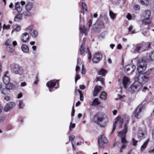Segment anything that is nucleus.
<instances>
[{
    "instance_id": "obj_31",
    "label": "nucleus",
    "mask_w": 154,
    "mask_h": 154,
    "mask_svg": "<svg viewBox=\"0 0 154 154\" xmlns=\"http://www.w3.org/2000/svg\"><path fill=\"white\" fill-rule=\"evenodd\" d=\"M85 46L84 44H82L80 48V52L81 54H83L85 52H87L86 51H85Z\"/></svg>"
},
{
    "instance_id": "obj_44",
    "label": "nucleus",
    "mask_w": 154,
    "mask_h": 154,
    "mask_svg": "<svg viewBox=\"0 0 154 154\" xmlns=\"http://www.w3.org/2000/svg\"><path fill=\"white\" fill-rule=\"evenodd\" d=\"M81 64L82 62L81 59L78 58L77 60V66H79L81 65Z\"/></svg>"
},
{
    "instance_id": "obj_49",
    "label": "nucleus",
    "mask_w": 154,
    "mask_h": 154,
    "mask_svg": "<svg viewBox=\"0 0 154 154\" xmlns=\"http://www.w3.org/2000/svg\"><path fill=\"white\" fill-rule=\"evenodd\" d=\"M137 142V141L135 140V139L134 138L132 139V144L133 145H134V146H136Z\"/></svg>"
},
{
    "instance_id": "obj_61",
    "label": "nucleus",
    "mask_w": 154,
    "mask_h": 154,
    "mask_svg": "<svg viewBox=\"0 0 154 154\" xmlns=\"http://www.w3.org/2000/svg\"><path fill=\"white\" fill-rule=\"evenodd\" d=\"M5 120V118L2 116H0V122H2Z\"/></svg>"
},
{
    "instance_id": "obj_20",
    "label": "nucleus",
    "mask_w": 154,
    "mask_h": 154,
    "mask_svg": "<svg viewBox=\"0 0 154 154\" xmlns=\"http://www.w3.org/2000/svg\"><path fill=\"white\" fill-rule=\"evenodd\" d=\"M130 83L129 79L126 77H124L123 80V84L124 87L126 88L127 87L128 84Z\"/></svg>"
},
{
    "instance_id": "obj_27",
    "label": "nucleus",
    "mask_w": 154,
    "mask_h": 154,
    "mask_svg": "<svg viewBox=\"0 0 154 154\" xmlns=\"http://www.w3.org/2000/svg\"><path fill=\"white\" fill-rule=\"evenodd\" d=\"M12 27L14 30H16L17 32H19L20 30L21 27L17 24H14L13 25Z\"/></svg>"
},
{
    "instance_id": "obj_17",
    "label": "nucleus",
    "mask_w": 154,
    "mask_h": 154,
    "mask_svg": "<svg viewBox=\"0 0 154 154\" xmlns=\"http://www.w3.org/2000/svg\"><path fill=\"white\" fill-rule=\"evenodd\" d=\"M8 74V72L6 71L5 72L4 76L2 80L3 82L5 85L8 84L10 82V78L7 75Z\"/></svg>"
},
{
    "instance_id": "obj_35",
    "label": "nucleus",
    "mask_w": 154,
    "mask_h": 154,
    "mask_svg": "<svg viewBox=\"0 0 154 154\" xmlns=\"http://www.w3.org/2000/svg\"><path fill=\"white\" fill-rule=\"evenodd\" d=\"M149 141V140H147L143 143V144L141 146V150L143 149H144L146 148Z\"/></svg>"
},
{
    "instance_id": "obj_63",
    "label": "nucleus",
    "mask_w": 154,
    "mask_h": 154,
    "mask_svg": "<svg viewBox=\"0 0 154 154\" xmlns=\"http://www.w3.org/2000/svg\"><path fill=\"white\" fill-rule=\"evenodd\" d=\"M147 34V32H143L142 34L144 36H148L149 35H146Z\"/></svg>"
},
{
    "instance_id": "obj_58",
    "label": "nucleus",
    "mask_w": 154,
    "mask_h": 154,
    "mask_svg": "<svg viewBox=\"0 0 154 154\" xmlns=\"http://www.w3.org/2000/svg\"><path fill=\"white\" fill-rule=\"evenodd\" d=\"M26 85V83L25 82H22L21 83V85H20L22 87L25 86Z\"/></svg>"
},
{
    "instance_id": "obj_21",
    "label": "nucleus",
    "mask_w": 154,
    "mask_h": 154,
    "mask_svg": "<svg viewBox=\"0 0 154 154\" xmlns=\"http://www.w3.org/2000/svg\"><path fill=\"white\" fill-rule=\"evenodd\" d=\"M151 12L149 10H146L143 13V16L145 18L149 17L151 15Z\"/></svg>"
},
{
    "instance_id": "obj_36",
    "label": "nucleus",
    "mask_w": 154,
    "mask_h": 154,
    "mask_svg": "<svg viewBox=\"0 0 154 154\" xmlns=\"http://www.w3.org/2000/svg\"><path fill=\"white\" fill-rule=\"evenodd\" d=\"M12 40L11 39H8L5 42V45L8 47L10 46L12 43Z\"/></svg>"
},
{
    "instance_id": "obj_2",
    "label": "nucleus",
    "mask_w": 154,
    "mask_h": 154,
    "mask_svg": "<svg viewBox=\"0 0 154 154\" xmlns=\"http://www.w3.org/2000/svg\"><path fill=\"white\" fill-rule=\"evenodd\" d=\"M94 122L101 127H104L109 122V119L104 114L98 113L94 119Z\"/></svg>"
},
{
    "instance_id": "obj_33",
    "label": "nucleus",
    "mask_w": 154,
    "mask_h": 154,
    "mask_svg": "<svg viewBox=\"0 0 154 154\" xmlns=\"http://www.w3.org/2000/svg\"><path fill=\"white\" fill-rule=\"evenodd\" d=\"M140 3L143 5L146 6L148 5L149 2L148 0H142L140 1Z\"/></svg>"
},
{
    "instance_id": "obj_8",
    "label": "nucleus",
    "mask_w": 154,
    "mask_h": 154,
    "mask_svg": "<svg viewBox=\"0 0 154 154\" xmlns=\"http://www.w3.org/2000/svg\"><path fill=\"white\" fill-rule=\"evenodd\" d=\"M108 140L104 134L100 136L98 139V144L99 146L102 148L108 143Z\"/></svg>"
},
{
    "instance_id": "obj_13",
    "label": "nucleus",
    "mask_w": 154,
    "mask_h": 154,
    "mask_svg": "<svg viewBox=\"0 0 154 154\" xmlns=\"http://www.w3.org/2000/svg\"><path fill=\"white\" fill-rule=\"evenodd\" d=\"M142 108V105H140L136 109L134 113L135 117L137 119H138L140 117L139 116V114L141 112Z\"/></svg>"
},
{
    "instance_id": "obj_24",
    "label": "nucleus",
    "mask_w": 154,
    "mask_h": 154,
    "mask_svg": "<svg viewBox=\"0 0 154 154\" xmlns=\"http://www.w3.org/2000/svg\"><path fill=\"white\" fill-rule=\"evenodd\" d=\"M32 8V4L31 3L28 2L25 6V9L27 11H29Z\"/></svg>"
},
{
    "instance_id": "obj_18",
    "label": "nucleus",
    "mask_w": 154,
    "mask_h": 154,
    "mask_svg": "<svg viewBox=\"0 0 154 154\" xmlns=\"http://www.w3.org/2000/svg\"><path fill=\"white\" fill-rule=\"evenodd\" d=\"M146 135V132L145 130H140L138 132L137 137L139 139L143 138Z\"/></svg>"
},
{
    "instance_id": "obj_25",
    "label": "nucleus",
    "mask_w": 154,
    "mask_h": 154,
    "mask_svg": "<svg viewBox=\"0 0 154 154\" xmlns=\"http://www.w3.org/2000/svg\"><path fill=\"white\" fill-rule=\"evenodd\" d=\"M22 18V14H18L15 16L14 18V20L16 22H18L20 21Z\"/></svg>"
},
{
    "instance_id": "obj_10",
    "label": "nucleus",
    "mask_w": 154,
    "mask_h": 154,
    "mask_svg": "<svg viewBox=\"0 0 154 154\" xmlns=\"http://www.w3.org/2000/svg\"><path fill=\"white\" fill-rule=\"evenodd\" d=\"M146 50V47L141 43L136 44L134 49V52L137 53H140L145 51Z\"/></svg>"
},
{
    "instance_id": "obj_28",
    "label": "nucleus",
    "mask_w": 154,
    "mask_h": 154,
    "mask_svg": "<svg viewBox=\"0 0 154 154\" xmlns=\"http://www.w3.org/2000/svg\"><path fill=\"white\" fill-rule=\"evenodd\" d=\"M142 23L144 24H149L150 23L151 21L149 18H145L142 21Z\"/></svg>"
},
{
    "instance_id": "obj_16",
    "label": "nucleus",
    "mask_w": 154,
    "mask_h": 154,
    "mask_svg": "<svg viewBox=\"0 0 154 154\" xmlns=\"http://www.w3.org/2000/svg\"><path fill=\"white\" fill-rule=\"evenodd\" d=\"M26 31H29L30 35L33 38H35L37 37L38 35V32L30 28H27L26 29Z\"/></svg>"
},
{
    "instance_id": "obj_4",
    "label": "nucleus",
    "mask_w": 154,
    "mask_h": 154,
    "mask_svg": "<svg viewBox=\"0 0 154 154\" xmlns=\"http://www.w3.org/2000/svg\"><path fill=\"white\" fill-rule=\"evenodd\" d=\"M6 85L5 88H4L2 84H0V92L4 95L8 94L9 93V90H13L15 88V85L12 83L9 82Z\"/></svg>"
},
{
    "instance_id": "obj_9",
    "label": "nucleus",
    "mask_w": 154,
    "mask_h": 154,
    "mask_svg": "<svg viewBox=\"0 0 154 154\" xmlns=\"http://www.w3.org/2000/svg\"><path fill=\"white\" fill-rule=\"evenodd\" d=\"M57 83V86L55 87V88H57L59 87V81L58 80H51L48 82L47 83V85L49 88V90L50 92L53 91L52 88L55 86L56 83Z\"/></svg>"
},
{
    "instance_id": "obj_15",
    "label": "nucleus",
    "mask_w": 154,
    "mask_h": 154,
    "mask_svg": "<svg viewBox=\"0 0 154 154\" xmlns=\"http://www.w3.org/2000/svg\"><path fill=\"white\" fill-rule=\"evenodd\" d=\"M102 55L101 54L98 53L95 54L94 56L92 59V61L93 63H97L101 59Z\"/></svg>"
},
{
    "instance_id": "obj_45",
    "label": "nucleus",
    "mask_w": 154,
    "mask_h": 154,
    "mask_svg": "<svg viewBox=\"0 0 154 154\" xmlns=\"http://www.w3.org/2000/svg\"><path fill=\"white\" fill-rule=\"evenodd\" d=\"M97 79V81H100L101 82V84L102 85H103V81L102 78L100 77H97L96 78Z\"/></svg>"
},
{
    "instance_id": "obj_54",
    "label": "nucleus",
    "mask_w": 154,
    "mask_h": 154,
    "mask_svg": "<svg viewBox=\"0 0 154 154\" xmlns=\"http://www.w3.org/2000/svg\"><path fill=\"white\" fill-rule=\"evenodd\" d=\"M80 78V76L78 75L77 74L76 76L75 77V82H76Z\"/></svg>"
},
{
    "instance_id": "obj_14",
    "label": "nucleus",
    "mask_w": 154,
    "mask_h": 154,
    "mask_svg": "<svg viewBox=\"0 0 154 154\" xmlns=\"http://www.w3.org/2000/svg\"><path fill=\"white\" fill-rule=\"evenodd\" d=\"M20 39L21 41L23 42H27L29 39V34L27 32L23 33L20 37Z\"/></svg>"
},
{
    "instance_id": "obj_19",
    "label": "nucleus",
    "mask_w": 154,
    "mask_h": 154,
    "mask_svg": "<svg viewBox=\"0 0 154 154\" xmlns=\"http://www.w3.org/2000/svg\"><path fill=\"white\" fill-rule=\"evenodd\" d=\"M101 87L100 86H96L94 88V93L93 96L95 97L97 95L101 90Z\"/></svg>"
},
{
    "instance_id": "obj_57",
    "label": "nucleus",
    "mask_w": 154,
    "mask_h": 154,
    "mask_svg": "<svg viewBox=\"0 0 154 154\" xmlns=\"http://www.w3.org/2000/svg\"><path fill=\"white\" fill-rule=\"evenodd\" d=\"M126 17L128 20H131V15L130 14H128L127 15Z\"/></svg>"
},
{
    "instance_id": "obj_48",
    "label": "nucleus",
    "mask_w": 154,
    "mask_h": 154,
    "mask_svg": "<svg viewBox=\"0 0 154 154\" xmlns=\"http://www.w3.org/2000/svg\"><path fill=\"white\" fill-rule=\"evenodd\" d=\"M142 91L143 92H145L146 91H149V89L148 88L146 87H144L142 89Z\"/></svg>"
},
{
    "instance_id": "obj_53",
    "label": "nucleus",
    "mask_w": 154,
    "mask_h": 154,
    "mask_svg": "<svg viewBox=\"0 0 154 154\" xmlns=\"http://www.w3.org/2000/svg\"><path fill=\"white\" fill-rule=\"evenodd\" d=\"M4 99L7 101H9L10 100V97L9 96H7L4 97Z\"/></svg>"
},
{
    "instance_id": "obj_55",
    "label": "nucleus",
    "mask_w": 154,
    "mask_h": 154,
    "mask_svg": "<svg viewBox=\"0 0 154 154\" xmlns=\"http://www.w3.org/2000/svg\"><path fill=\"white\" fill-rule=\"evenodd\" d=\"M36 80L34 82V84L35 85H37L38 84L39 81L37 75L36 76Z\"/></svg>"
},
{
    "instance_id": "obj_41",
    "label": "nucleus",
    "mask_w": 154,
    "mask_h": 154,
    "mask_svg": "<svg viewBox=\"0 0 154 154\" xmlns=\"http://www.w3.org/2000/svg\"><path fill=\"white\" fill-rule=\"evenodd\" d=\"M79 91V93L80 94V99L81 101H83L84 100V97L83 96V94L82 93V91H79V90H78Z\"/></svg>"
},
{
    "instance_id": "obj_52",
    "label": "nucleus",
    "mask_w": 154,
    "mask_h": 154,
    "mask_svg": "<svg viewBox=\"0 0 154 154\" xmlns=\"http://www.w3.org/2000/svg\"><path fill=\"white\" fill-rule=\"evenodd\" d=\"M75 136L74 135H71L69 136V140L71 141L72 142V140L74 139L75 138Z\"/></svg>"
},
{
    "instance_id": "obj_38",
    "label": "nucleus",
    "mask_w": 154,
    "mask_h": 154,
    "mask_svg": "<svg viewBox=\"0 0 154 154\" xmlns=\"http://www.w3.org/2000/svg\"><path fill=\"white\" fill-rule=\"evenodd\" d=\"M6 50L9 53H12L14 51V49L11 48L10 47H7Z\"/></svg>"
},
{
    "instance_id": "obj_59",
    "label": "nucleus",
    "mask_w": 154,
    "mask_h": 154,
    "mask_svg": "<svg viewBox=\"0 0 154 154\" xmlns=\"http://www.w3.org/2000/svg\"><path fill=\"white\" fill-rule=\"evenodd\" d=\"M80 67H79V66H76V67L75 69V71L77 72L79 71L80 70Z\"/></svg>"
},
{
    "instance_id": "obj_46",
    "label": "nucleus",
    "mask_w": 154,
    "mask_h": 154,
    "mask_svg": "<svg viewBox=\"0 0 154 154\" xmlns=\"http://www.w3.org/2000/svg\"><path fill=\"white\" fill-rule=\"evenodd\" d=\"M10 26L9 25H6L5 24H4L3 26V29H8L10 28Z\"/></svg>"
},
{
    "instance_id": "obj_5",
    "label": "nucleus",
    "mask_w": 154,
    "mask_h": 154,
    "mask_svg": "<svg viewBox=\"0 0 154 154\" xmlns=\"http://www.w3.org/2000/svg\"><path fill=\"white\" fill-rule=\"evenodd\" d=\"M10 68L11 71L14 73L21 75L23 74V69L21 66L16 63H13L11 65Z\"/></svg>"
},
{
    "instance_id": "obj_56",
    "label": "nucleus",
    "mask_w": 154,
    "mask_h": 154,
    "mask_svg": "<svg viewBox=\"0 0 154 154\" xmlns=\"http://www.w3.org/2000/svg\"><path fill=\"white\" fill-rule=\"evenodd\" d=\"M75 112V110L74 109V106H73L72 107V112H71V116H72V117H73V116H74V115Z\"/></svg>"
},
{
    "instance_id": "obj_26",
    "label": "nucleus",
    "mask_w": 154,
    "mask_h": 154,
    "mask_svg": "<svg viewBox=\"0 0 154 154\" xmlns=\"http://www.w3.org/2000/svg\"><path fill=\"white\" fill-rule=\"evenodd\" d=\"M148 57L150 60L154 61V50L152 51L149 54Z\"/></svg>"
},
{
    "instance_id": "obj_34",
    "label": "nucleus",
    "mask_w": 154,
    "mask_h": 154,
    "mask_svg": "<svg viewBox=\"0 0 154 154\" xmlns=\"http://www.w3.org/2000/svg\"><path fill=\"white\" fill-rule=\"evenodd\" d=\"M100 102L99 101L97 98H95L93 101L92 105L93 106H96L99 105Z\"/></svg>"
},
{
    "instance_id": "obj_60",
    "label": "nucleus",
    "mask_w": 154,
    "mask_h": 154,
    "mask_svg": "<svg viewBox=\"0 0 154 154\" xmlns=\"http://www.w3.org/2000/svg\"><path fill=\"white\" fill-rule=\"evenodd\" d=\"M89 23V27H90L92 26V20H89L88 22Z\"/></svg>"
},
{
    "instance_id": "obj_1",
    "label": "nucleus",
    "mask_w": 154,
    "mask_h": 154,
    "mask_svg": "<svg viewBox=\"0 0 154 154\" xmlns=\"http://www.w3.org/2000/svg\"><path fill=\"white\" fill-rule=\"evenodd\" d=\"M128 121V118L124 119L121 117H118L115 119V123L113 124L112 128V133H113L115 130L116 126L117 125H119V128L120 129L122 126L123 122H125V124L123 127L124 129L121 131L119 132L118 133L121 135V142L122 145L120 148V152H122V150L124 149L126 146L127 141L125 138V134L127 132V127L126 123H127Z\"/></svg>"
},
{
    "instance_id": "obj_43",
    "label": "nucleus",
    "mask_w": 154,
    "mask_h": 154,
    "mask_svg": "<svg viewBox=\"0 0 154 154\" xmlns=\"http://www.w3.org/2000/svg\"><path fill=\"white\" fill-rule=\"evenodd\" d=\"M112 3L114 5H117L119 4L120 0H111Z\"/></svg>"
},
{
    "instance_id": "obj_32",
    "label": "nucleus",
    "mask_w": 154,
    "mask_h": 154,
    "mask_svg": "<svg viewBox=\"0 0 154 154\" xmlns=\"http://www.w3.org/2000/svg\"><path fill=\"white\" fill-rule=\"evenodd\" d=\"M100 97L101 99L105 100L106 98V94L105 92H102L100 96Z\"/></svg>"
},
{
    "instance_id": "obj_30",
    "label": "nucleus",
    "mask_w": 154,
    "mask_h": 154,
    "mask_svg": "<svg viewBox=\"0 0 154 154\" xmlns=\"http://www.w3.org/2000/svg\"><path fill=\"white\" fill-rule=\"evenodd\" d=\"M107 73V71L105 69H102L98 72L99 75L104 76Z\"/></svg>"
},
{
    "instance_id": "obj_22",
    "label": "nucleus",
    "mask_w": 154,
    "mask_h": 154,
    "mask_svg": "<svg viewBox=\"0 0 154 154\" xmlns=\"http://www.w3.org/2000/svg\"><path fill=\"white\" fill-rule=\"evenodd\" d=\"M15 9L18 13H20L22 11V8L20 6L19 2H17L15 3Z\"/></svg>"
},
{
    "instance_id": "obj_23",
    "label": "nucleus",
    "mask_w": 154,
    "mask_h": 154,
    "mask_svg": "<svg viewBox=\"0 0 154 154\" xmlns=\"http://www.w3.org/2000/svg\"><path fill=\"white\" fill-rule=\"evenodd\" d=\"M22 51L25 53H28L29 51L28 46L26 45H23L21 47Z\"/></svg>"
},
{
    "instance_id": "obj_7",
    "label": "nucleus",
    "mask_w": 154,
    "mask_h": 154,
    "mask_svg": "<svg viewBox=\"0 0 154 154\" xmlns=\"http://www.w3.org/2000/svg\"><path fill=\"white\" fill-rule=\"evenodd\" d=\"M143 87L142 84L138 82H134L131 86V90L135 93H137Z\"/></svg>"
},
{
    "instance_id": "obj_47",
    "label": "nucleus",
    "mask_w": 154,
    "mask_h": 154,
    "mask_svg": "<svg viewBox=\"0 0 154 154\" xmlns=\"http://www.w3.org/2000/svg\"><path fill=\"white\" fill-rule=\"evenodd\" d=\"M83 32L85 35H87V28L85 27V26H83Z\"/></svg>"
},
{
    "instance_id": "obj_50",
    "label": "nucleus",
    "mask_w": 154,
    "mask_h": 154,
    "mask_svg": "<svg viewBox=\"0 0 154 154\" xmlns=\"http://www.w3.org/2000/svg\"><path fill=\"white\" fill-rule=\"evenodd\" d=\"M81 72L83 74H84L85 73V70L84 69V65L83 64L82 65Z\"/></svg>"
},
{
    "instance_id": "obj_3",
    "label": "nucleus",
    "mask_w": 154,
    "mask_h": 154,
    "mask_svg": "<svg viewBox=\"0 0 154 154\" xmlns=\"http://www.w3.org/2000/svg\"><path fill=\"white\" fill-rule=\"evenodd\" d=\"M152 69H150L147 70L145 72H140V73L137 76L138 80L144 83L148 82L150 79V75Z\"/></svg>"
},
{
    "instance_id": "obj_11",
    "label": "nucleus",
    "mask_w": 154,
    "mask_h": 154,
    "mask_svg": "<svg viewBox=\"0 0 154 154\" xmlns=\"http://www.w3.org/2000/svg\"><path fill=\"white\" fill-rule=\"evenodd\" d=\"M136 69V66L133 65H126L124 68V71L127 75H129L134 72Z\"/></svg>"
},
{
    "instance_id": "obj_37",
    "label": "nucleus",
    "mask_w": 154,
    "mask_h": 154,
    "mask_svg": "<svg viewBox=\"0 0 154 154\" xmlns=\"http://www.w3.org/2000/svg\"><path fill=\"white\" fill-rule=\"evenodd\" d=\"M18 106L20 109H23L24 106V105L23 101H19Z\"/></svg>"
},
{
    "instance_id": "obj_51",
    "label": "nucleus",
    "mask_w": 154,
    "mask_h": 154,
    "mask_svg": "<svg viewBox=\"0 0 154 154\" xmlns=\"http://www.w3.org/2000/svg\"><path fill=\"white\" fill-rule=\"evenodd\" d=\"M88 53V58L90 59L91 58V55L90 52L88 50V48L87 49Z\"/></svg>"
},
{
    "instance_id": "obj_64",
    "label": "nucleus",
    "mask_w": 154,
    "mask_h": 154,
    "mask_svg": "<svg viewBox=\"0 0 154 154\" xmlns=\"http://www.w3.org/2000/svg\"><path fill=\"white\" fill-rule=\"evenodd\" d=\"M122 47V46H121L120 44H118L117 46V48L118 49H120Z\"/></svg>"
},
{
    "instance_id": "obj_42",
    "label": "nucleus",
    "mask_w": 154,
    "mask_h": 154,
    "mask_svg": "<svg viewBox=\"0 0 154 154\" xmlns=\"http://www.w3.org/2000/svg\"><path fill=\"white\" fill-rule=\"evenodd\" d=\"M82 6L83 8L85 11H87V7L85 3L84 2L82 3Z\"/></svg>"
},
{
    "instance_id": "obj_6",
    "label": "nucleus",
    "mask_w": 154,
    "mask_h": 154,
    "mask_svg": "<svg viewBox=\"0 0 154 154\" xmlns=\"http://www.w3.org/2000/svg\"><path fill=\"white\" fill-rule=\"evenodd\" d=\"M137 70L138 72H141L144 71L146 68V61L141 59L138 61L137 64Z\"/></svg>"
},
{
    "instance_id": "obj_29",
    "label": "nucleus",
    "mask_w": 154,
    "mask_h": 154,
    "mask_svg": "<svg viewBox=\"0 0 154 154\" xmlns=\"http://www.w3.org/2000/svg\"><path fill=\"white\" fill-rule=\"evenodd\" d=\"M109 15L111 18L112 20H114L116 17V14L114 13L112 11H109Z\"/></svg>"
},
{
    "instance_id": "obj_39",
    "label": "nucleus",
    "mask_w": 154,
    "mask_h": 154,
    "mask_svg": "<svg viewBox=\"0 0 154 154\" xmlns=\"http://www.w3.org/2000/svg\"><path fill=\"white\" fill-rule=\"evenodd\" d=\"M75 123L72 124L71 122L70 123L69 126V129L70 131H72V129L75 128Z\"/></svg>"
},
{
    "instance_id": "obj_12",
    "label": "nucleus",
    "mask_w": 154,
    "mask_h": 154,
    "mask_svg": "<svg viewBox=\"0 0 154 154\" xmlns=\"http://www.w3.org/2000/svg\"><path fill=\"white\" fill-rule=\"evenodd\" d=\"M16 104L14 102H10L5 105L4 110L5 112H8L13 109L15 106Z\"/></svg>"
},
{
    "instance_id": "obj_62",
    "label": "nucleus",
    "mask_w": 154,
    "mask_h": 154,
    "mask_svg": "<svg viewBox=\"0 0 154 154\" xmlns=\"http://www.w3.org/2000/svg\"><path fill=\"white\" fill-rule=\"evenodd\" d=\"M85 88V86L84 85H81L80 86V88L81 90L84 89Z\"/></svg>"
},
{
    "instance_id": "obj_40",
    "label": "nucleus",
    "mask_w": 154,
    "mask_h": 154,
    "mask_svg": "<svg viewBox=\"0 0 154 154\" xmlns=\"http://www.w3.org/2000/svg\"><path fill=\"white\" fill-rule=\"evenodd\" d=\"M140 8V6L138 5H135L133 6V9L136 11H138Z\"/></svg>"
}]
</instances>
